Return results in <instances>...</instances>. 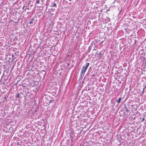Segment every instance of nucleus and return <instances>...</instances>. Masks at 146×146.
Segmentation results:
<instances>
[{
  "label": "nucleus",
  "mask_w": 146,
  "mask_h": 146,
  "mask_svg": "<svg viewBox=\"0 0 146 146\" xmlns=\"http://www.w3.org/2000/svg\"><path fill=\"white\" fill-rule=\"evenodd\" d=\"M52 7H56V3H54L53 5H52Z\"/></svg>",
  "instance_id": "obj_4"
},
{
  "label": "nucleus",
  "mask_w": 146,
  "mask_h": 146,
  "mask_svg": "<svg viewBox=\"0 0 146 146\" xmlns=\"http://www.w3.org/2000/svg\"><path fill=\"white\" fill-rule=\"evenodd\" d=\"M19 95H20L19 94H18L16 95V97L19 98Z\"/></svg>",
  "instance_id": "obj_6"
},
{
  "label": "nucleus",
  "mask_w": 146,
  "mask_h": 146,
  "mask_svg": "<svg viewBox=\"0 0 146 146\" xmlns=\"http://www.w3.org/2000/svg\"><path fill=\"white\" fill-rule=\"evenodd\" d=\"M39 3H40V0H37L36 2V3L39 4Z\"/></svg>",
  "instance_id": "obj_5"
},
{
  "label": "nucleus",
  "mask_w": 146,
  "mask_h": 146,
  "mask_svg": "<svg viewBox=\"0 0 146 146\" xmlns=\"http://www.w3.org/2000/svg\"><path fill=\"white\" fill-rule=\"evenodd\" d=\"M27 9H28V10H29V8H26V9H25V11H26V10Z\"/></svg>",
  "instance_id": "obj_8"
},
{
  "label": "nucleus",
  "mask_w": 146,
  "mask_h": 146,
  "mask_svg": "<svg viewBox=\"0 0 146 146\" xmlns=\"http://www.w3.org/2000/svg\"><path fill=\"white\" fill-rule=\"evenodd\" d=\"M34 22V19H31L30 20L29 22V23L30 25L32 24H33V22Z\"/></svg>",
  "instance_id": "obj_2"
},
{
  "label": "nucleus",
  "mask_w": 146,
  "mask_h": 146,
  "mask_svg": "<svg viewBox=\"0 0 146 146\" xmlns=\"http://www.w3.org/2000/svg\"><path fill=\"white\" fill-rule=\"evenodd\" d=\"M70 1L71 0H69Z\"/></svg>",
  "instance_id": "obj_10"
},
{
  "label": "nucleus",
  "mask_w": 146,
  "mask_h": 146,
  "mask_svg": "<svg viewBox=\"0 0 146 146\" xmlns=\"http://www.w3.org/2000/svg\"><path fill=\"white\" fill-rule=\"evenodd\" d=\"M144 119V118H143L142 119V121H143Z\"/></svg>",
  "instance_id": "obj_9"
},
{
  "label": "nucleus",
  "mask_w": 146,
  "mask_h": 146,
  "mask_svg": "<svg viewBox=\"0 0 146 146\" xmlns=\"http://www.w3.org/2000/svg\"><path fill=\"white\" fill-rule=\"evenodd\" d=\"M121 100V98H119V99L117 100H116V101L118 104H119Z\"/></svg>",
  "instance_id": "obj_3"
},
{
  "label": "nucleus",
  "mask_w": 146,
  "mask_h": 146,
  "mask_svg": "<svg viewBox=\"0 0 146 146\" xmlns=\"http://www.w3.org/2000/svg\"><path fill=\"white\" fill-rule=\"evenodd\" d=\"M25 7V6H23V9H24V7Z\"/></svg>",
  "instance_id": "obj_7"
},
{
  "label": "nucleus",
  "mask_w": 146,
  "mask_h": 146,
  "mask_svg": "<svg viewBox=\"0 0 146 146\" xmlns=\"http://www.w3.org/2000/svg\"><path fill=\"white\" fill-rule=\"evenodd\" d=\"M89 65V63L87 62L85 64V67H83L81 72V76H84V75L85 72L87 69Z\"/></svg>",
  "instance_id": "obj_1"
}]
</instances>
